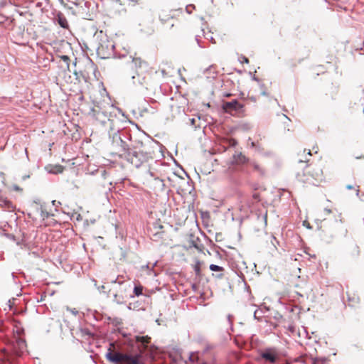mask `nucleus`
<instances>
[{
    "label": "nucleus",
    "mask_w": 364,
    "mask_h": 364,
    "mask_svg": "<svg viewBox=\"0 0 364 364\" xmlns=\"http://www.w3.org/2000/svg\"><path fill=\"white\" fill-rule=\"evenodd\" d=\"M134 341L139 353L135 354L123 353L116 351H110L107 354V358L112 362L120 364H141L140 358L151 343V338L149 336H136Z\"/></svg>",
    "instance_id": "obj_1"
},
{
    "label": "nucleus",
    "mask_w": 364,
    "mask_h": 364,
    "mask_svg": "<svg viewBox=\"0 0 364 364\" xmlns=\"http://www.w3.org/2000/svg\"><path fill=\"white\" fill-rule=\"evenodd\" d=\"M324 168L325 163L322 160L311 162L305 167L302 173H297V180L304 184L318 186L326 181V173Z\"/></svg>",
    "instance_id": "obj_2"
},
{
    "label": "nucleus",
    "mask_w": 364,
    "mask_h": 364,
    "mask_svg": "<svg viewBox=\"0 0 364 364\" xmlns=\"http://www.w3.org/2000/svg\"><path fill=\"white\" fill-rule=\"evenodd\" d=\"M242 108L243 105L236 100L231 102H225L223 104V109L224 111L232 115H234L237 112H240Z\"/></svg>",
    "instance_id": "obj_3"
},
{
    "label": "nucleus",
    "mask_w": 364,
    "mask_h": 364,
    "mask_svg": "<svg viewBox=\"0 0 364 364\" xmlns=\"http://www.w3.org/2000/svg\"><path fill=\"white\" fill-rule=\"evenodd\" d=\"M261 358L270 363H275L279 359L276 350L268 348L261 353Z\"/></svg>",
    "instance_id": "obj_4"
},
{
    "label": "nucleus",
    "mask_w": 364,
    "mask_h": 364,
    "mask_svg": "<svg viewBox=\"0 0 364 364\" xmlns=\"http://www.w3.org/2000/svg\"><path fill=\"white\" fill-rule=\"evenodd\" d=\"M347 294V301L348 304L351 307L357 306L360 303V298L358 295L353 291H348L346 292Z\"/></svg>",
    "instance_id": "obj_5"
},
{
    "label": "nucleus",
    "mask_w": 364,
    "mask_h": 364,
    "mask_svg": "<svg viewBox=\"0 0 364 364\" xmlns=\"http://www.w3.org/2000/svg\"><path fill=\"white\" fill-rule=\"evenodd\" d=\"M232 164L242 165L249 163V159L242 152L236 151L232 156Z\"/></svg>",
    "instance_id": "obj_6"
},
{
    "label": "nucleus",
    "mask_w": 364,
    "mask_h": 364,
    "mask_svg": "<svg viewBox=\"0 0 364 364\" xmlns=\"http://www.w3.org/2000/svg\"><path fill=\"white\" fill-rule=\"evenodd\" d=\"M312 156L311 149H304L302 151L297 154L299 163H309L310 156Z\"/></svg>",
    "instance_id": "obj_7"
},
{
    "label": "nucleus",
    "mask_w": 364,
    "mask_h": 364,
    "mask_svg": "<svg viewBox=\"0 0 364 364\" xmlns=\"http://www.w3.org/2000/svg\"><path fill=\"white\" fill-rule=\"evenodd\" d=\"M339 90V85L338 83H331L327 88L326 95L329 96L331 99H335Z\"/></svg>",
    "instance_id": "obj_8"
},
{
    "label": "nucleus",
    "mask_w": 364,
    "mask_h": 364,
    "mask_svg": "<svg viewBox=\"0 0 364 364\" xmlns=\"http://www.w3.org/2000/svg\"><path fill=\"white\" fill-rule=\"evenodd\" d=\"M250 166L252 168L253 171L259 175H264L265 170L264 167L257 161H251L248 163Z\"/></svg>",
    "instance_id": "obj_9"
},
{
    "label": "nucleus",
    "mask_w": 364,
    "mask_h": 364,
    "mask_svg": "<svg viewBox=\"0 0 364 364\" xmlns=\"http://www.w3.org/2000/svg\"><path fill=\"white\" fill-rule=\"evenodd\" d=\"M160 20L163 24H165L167 23L168 26L170 28H171L174 26L175 19L173 17L170 16L169 15H164V16H161Z\"/></svg>",
    "instance_id": "obj_10"
},
{
    "label": "nucleus",
    "mask_w": 364,
    "mask_h": 364,
    "mask_svg": "<svg viewBox=\"0 0 364 364\" xmlns=\"http://www.w3.org/2000/svg\"><path fill=\"white\" fill-rule=\"evenodd\" d=\"M58 21L59 25L63 28H68V22L65 16L63 15L58 16Z\"/></svg>",
    "instance_id": "obj_11"
},
{
    "label": "nucleus",
    "mask_w": 364,
    "mask_h": 364,
    "mask_svg": "<svg viewBox=\"0 0 364 364\" xmlns=\"http://www.w3.org/2000/svg\"><path fill=\"white\" fill-rule=\"evenodd\" d=\"M202 264H203L202 262H200L199 260H196L195 264L193 265V269L196 272V276H198V277L200 276V267H201Z\"/></svg>",
    "instance_id": "obj_12"
},
{
    "label": "nucleus",
    "mask_w": 364,
    "mask_h": 364,
    "mask_svg": "<svg viewBox=\"0 0 364 364\" xmlns=\"http://www.w3.org/2000/svg\"><path fill=\"white\" fill-rule=\"evenodd\" d=\"M132 63L134 64L135 67H141L145 62L143 61L140 58H134Z\"/></svg>",
    "instance_id": "obj_13"
},
{
    "label": "nucleus",
    "mask_w": 364,
    "mask_h": 364,
    "mask_svg": "<svg viewBox=\"0 0 364 364\" xmlns=\"http://www.w3.org/2000/svg\"><path fill=\"white\" fill-rule=\"evenodd\" d=\"M210 269L213 272H223L224 268L216 264H210Z\"/></svg>",
    "instance_id": "obj_14"
},
{
    "label": "nucleus",
    "mask_w": 364,
    "mask_h": 364,
    "mask_svg": "<svg viewBox=\"0 0 364 364\" xmlns=\"http://www.w3.org/2000/svg\"><path fill=\"white\" fill-rule=\"evenodd\" d=\"M63 169H64V168L62 166L58 165V166H55L53 168V169L50 170V171L52 173H60L63 171Z\"/></svg>",
    "instance_id": "obj_15"
},
{
    "label": "nucleus",
    "mask_w": 364,
    "mask_h": 364,
    "mask_svg": "<svg viewBox=\"0 0 364 364\" xmlns=\"http://www.w3.org/2000/svg\"><path fill=\"white\" fill-rule=\"evenodd\" d=\"M225 142L229 146H235L237 144V141L235 139H227L225 140Z\"/></svg>",
    "instance_id": "obj_16"
},
{
    "label": "nucleus",
    "mask_w": 364,
    "mask_h": 364,
    "mask_svg": "<svg viewBox=\"0 0 364 364\" xmlns=\"http://www.w3.org/2000/svg\"><path fill=\"white\" fill-rule=\"evenodd\" d=\"M142 291H143V287L141 285L136 286L134 289V293L135 294L136 296L141 295Z\"/></svg>",
    "instance_id": "obj_17"
},
{
    "label": "nucleus",
    "mask_w": 364,
    "mask_h": 364,
    "mask_svg": "<svg viewBox=\"0 0 364 364\" xmlns=\"http://www.w3.org/2000/svg\"><path fill=\"white\" fill-rule=\"evenodd\" d=\"M239 59L242 63L248 64L250 63L249 59L244 55H241Z\"/></svg>",
    "instance_id": "obj_18"
},
{
    "label": "nucleus",
    "mask_w": 364,
    "mask_h": 364,
    "mask_svg": "<svg viewBox=\"0 0 364 364\" xmlns=\"http://www.w3.org/2000/svg\"><path fill=\"white\" fill-rule=\"evenodd\" d=\"M190 360L192 361V362H195V361H197L198 360V356L197 354H195V353H193L191 354V355L190 356Z\"/></svg>",
    "instance_id": "obj_19"
},
{
    "label": "nucleus",
    "mask_w": 364,
    "mask_h": 364,
    "mask_svg": "<svg viewBox=\"0 0 364 364\" xmlns=\"http://www.w3.org/2000/svg\"><path fill=\"white\" fill-rule=\"evenodd\" d=\"M311 359L312 364H319L320 362H323V361L322 359H320V358H311Z\"/></svg>",
    "instance_id": "obj_20"
},
{
    "label": "nucleus",
    "mask_w": 364,
    "mask_h": 364,
    "mask_svg": "<svg viewBox=\"0 0 364 364\" xmlns=\"http://www.w3.org/2000/svg\"><path fill=\"white\" fill-rule=\"evenodd\" d=\"M4 359L6 360L7 362H9L10 363V355L9 353H6V351H4Z\"/></svg>",
    "instance_id": "obj_21"
},
{
    "label": "nucleus",
    "mask_w": 364,
    "mask_h": 364,
    "mask_svg": "<svg viewBox=\"0 0 364 364\" xmlns=\"http://www.w3.org/2000/svg\"><path fill=\"white\" fill-rule=\"evenodd\" d=\"M251 146H252V147H254V148H258V147H259V144H257L256 142H255V141H253V142H252V143H251Z\"/></svg>",
    "instance_id": "obj_22"
},
{
    "label": "nucleus",
    "mask_w": 364,
    "mask_h": 364,
    "mask_svg": "<svg viewBox=\"0 0 364 364\" xmlns=\"http://www.w3.org/2000/svg\"><path fill=\"white\" fill-rule=\"evenodd\" d=\"M305 357L306 356H301V357L298 358L296 360L300 361V362H305V360H304Z\"/></svg>",
    "instance_id": "obj_23"
},
{
    "label": "nucleus",
    "mask_w": 364,
    "mask_h": 364,
    "mask_svg": "<svg viewBox=\"0 0 364 364\" xmlns=\"http://www.w3.org/2000/svg\"><path fill=\"white\" fill-rule=\"evenodd\" d=\"M311 151H314L315 154H317L318 151V146H314Z\"/></svg>",
    "instance_id": "obj_24"
},
{
    "label": "nucleus",
    "mask_w": 364,
    "mask_h": 364,
    "mask_svg": "<svg viewBox=\"0 0 364 364\" xmlns=\"http://www.w3.org/2000/svg\"><path fill=\"white\" fill-rule=\"evenodd\" d=\"M62 58H63L64 60H68V59H69V58H68L67 55H63V56L62 57Z\"/></svg>",
    "instance_id": "obj_25"
},
{
    "label": "nucleus",
    "mask_w": 364,
    "mask_h": 364,
    "mask_svg": "<svg viewBox=\"0 0 364 364\" xmlns=\"http://www.w3.org/2000/svg\"><path fill=\"white\" fill-rule=\"evenodd\" d=\"M224 277L223 274H220L219 275H217V277L219 279H222Z\"/></svg>",
    "instance_id": "obj_26"
},
{
    "label": "nucleus",
    "mask_w": 364,
    "mask_h": 364,
    "mask_svg": "<svg viewBox=\"0 0 364 364\" xmlns=\"http://www.w3.org/2000/svg\"><path fill=\"white\" fill-rule=\"evenodd\" d=\"M325 212L328 214H330L331 213V210L329 209H325Z\"/></svg>",
    "instance_id": "obj_27"
},
{
    "label": "nucleus",
    "mask_w": 364,
    "mask_h": 364,
    "mask_svg": "<svg viewBox=\"0 0 364 364\" xmlns=\"http://www.w3.org/2000/svg\"><path fill=\"white\" fill-rule=\"evenodd\" d=\"M20 344L21 346H25V341H20Z\"/></svg>",
    "instance_id": "obj_28"
},
{
    "label": "nucleus",
    "mask_w": 364,
    "mask_h": 364,
    "mask_svg": "<svg viewBox=\"0 0 364 364\" xmlns=\"http://www.w3.org/2000/svg\"><path fill=\"white\" fill-rule=\"evenodd\" d=\"M347 188H348V189H352V188H353V187L352 186H347Z\"/></svg>",
    "instance_id": "obj_29"
}]
</instances>
